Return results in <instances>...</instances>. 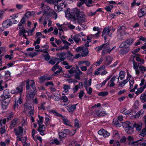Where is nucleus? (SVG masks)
Instances as JSON below:
<instances>
[{
  "label": "nucleus",
  "instance_id": "7ed1b4c3",
  "mask_svg": "<svg viewBox=\"0 0 146 146\" xmlns=\"http://www.w3.org/2000/svg\"><path fill=\"white\" fill-rule=\"evenodd\" d=\"M65 0H54L55 2L57 3V5H55L54 8H57V10L61 11L62 9L65 7L66 4H64Z\"/></svg>",
  "mask_w": 146,
  "mask_h": 146
},
{
  "label": "nucleus",
  "instance_id": "f257e3e1",
  "mask_svg": "<svg viewBox=\"0 0 146 146\" xmlns=\"http://www.w3.org/2000/svg\"><path fill=\"white\" fill-rule=\"evenodd\" d=\"M142 125V123L141 122L137 123L134 121H132L131 122L126 121L123 127L127 133L131 134L133 132V129L134 127H135L136 128L137 131H139L141 129Z\"/></svg>",
  "mask_w": 146,
  "mask_h": 146
},
{
  "label": "nucleus",
  "instance_id": "a211bd4d",
  "mask_svg": "<svg viewBox=\"0 0 146 146\" xmlns=\"http://www.w3.org/2000/svg\"><path fill=\"white\" fill-rule=\"evenodd\" d=\"M124 47V48L120 49L119 51V52L120 54H126L129 51V48L128 47Z\"/></svg>",
  "mask_w": 146,
  "mask_h": 146
},
{
  "label": "nucleus",
  "instance_id": "6e6d98bb",
  "mask_svg": "<svg viewBox=\"0 0 146 146\" xmlns=\"http://www.w3.org/2000/svg\"><path fill=\"white\" fill-rule=\"evenodd\" d=\"M61 99V100H63L64 102L65 103L66 102L68 101V99L66 96H63L62 97Z\"/></svg>",
  "mask_w": 146,
  "mask_h": 146
},
{
  "label": "nucleus",
  "instance_id": "8fccbe9b",
  "mask_svg": "<svg viewBox=\"0 0 146 146\" xmlns=\"http://www.w3.org/2000/svg\"><path fill=\"white\" fill-rule=\"evenodd\" d=\"M80 2L78 3V7H80L82 5L86 2V0H80Z\"/></svg>",
  "mask_w": 146,
  "mask_h": 146
},
{
  "label": "nucleus",
  "instance_id": "f704fd0d",
  "mask_svg": "<svg viewBox=\"0 0 146 146\" xmlns=\"http://www.w3.org/2000/svg\"><path fill=\"white\" fill-rule=\"evenodd\" d=\"M58 135L59 138L60 139L65 138L67 136L66 134L62 131L58 133Z\"/></svg>",
  "mask_w": 146,
  "mask_h": 146
},
{
  "label": "nucleus",
  "instance_id": "680f3d73",
  "mask_svg": "<svg viewBox=\"0 0 146 146\" xmlns=\"http://www.w3.org/2000/svg\"><path fill=\"white\" fill-rule=\"evenodd\" d=\"M139 68L141 71L145 72L146 71V68L143 66H139Z\"/></svg>",
  "mask_w": 146,
  "mask_h": 146
},
{
  "label": "nucleus",
  "instance_id": "2eb2a0df",
  "mask_svg": "<svg viewBox=\"0 0 146 146\" xmlns=\"http://www.w3.org/2000/svg\"><path fill=\"white\" fill-rule=\"evenodd\" d=\"M105 60H104L105 64L106 65H110L111 62L113 58H112L109 56H108L105 57Z\"/></svg>",
  "mask_w": 146,
  "mask_h": 146
},
{
  "label": "nucleus",
  "instance_id": "13d9d810",
  "mask_svg": "<svg viewBox=\"0 0 146 146\" xmlns=\"http://www.w3.org/2000/svg\"><path fill=\"white\" fill-rule=\"evenodd\" d=\"M105 45V44H103L101 46H98L97 47H96L95 48V49H97V50L98 51H99L101 50H102L103 48H104V46Z\"/></svg>",
  "mask_w": 146,
  "mask_h": 146
},
{
  "label": "nucleus",
  "instance_id": "338daca9",
  "mask_svg": "<svg viewBox=\"0 0 146 146\" xmlns=\"http://www.w3.org/2000/svg\"><path fill=\"white\" fill-rule=\"evenodd\" d=\"M41 8L44 9V11L46 10V4L45 3H42L41 4Z\"/></svg>",
  "mask_w": 146,
  "mask_h": 146
},
{
  "label": "nucleus",
  "instance_id": "9b49d317",
  "mask_svg": "<svg viewBox=\"0 0 146 146\" xmlns=\"http://www.w3.org/2000/svg\"><path fill=\"white\" fill-rule=\"evenodd\" d=\"M10 101L9 99L7 100H2V108L3 110H5L7 108V106L9 104Z\"/></svg>",
  "mask_w": 146,
  "mask_h": 146
},
{
  "label": "nucleus",
  "instance_id": "c03bdc74",
  "mask_svg": "<svg viewBox=\"0 0 146 146\" xmlns=\"http://www.w3.org/2000/svg\"><path fill=\"white\" fill-rule=\"evenodd\" d=\"M63 121L64 124L70 126V122L66 119H63Z\"/></svg>",
  "mask_w": 146,
  "mask_h": 146
},
{
  "label": "nucleus",
  "instance_id": "f3484780",
  "mask_svg": "<svg viewBox=\"0 0 146 146\" xmlns=\"http://www.w3.org/2000/svg\"><path fill=\"white\" fill-rule=\"evenodd\" d=\"M125 27L124 26H119L118 27L117 33L125 34Z\"/></svg>",
  "mask_w": 146,
  "mask_h": 146
},
{
  "label": "nucleus",
  "instance_id": "2f4dec72",
  "mask_svg": "<svg viewBox=\"0 0 146 146\" xmlns=\"http://www.w3.org/2000/svg\"><path fill=\"white\" fill-rule=\"evenodd\" d=\"M115 80V77L113 76L111 79V80L109 81V83H110V87H112L114 86L115 85L114 82Z\"/></svg>",
  "mask_w": 146,
  "mask_h": 146
},
{
  "label": "nucleus",
  "instance_id": "f8f14e48",
  "mask_svg": "<svg viewBox=\"0 0 146 146\" xmlns=\"http://www.w3.org/2000/svg\"><path fill=\"white\" fill-rule=\"evenodd\" d=\"M37 129L38 131L39 132L40 134L43 136L44 135V132L45 130V127L43 125H38Z\"/></svg>",
  "mask_w": 146,
  "mask_h": 146
},
{
  "label": "nucleus",
  "instance_id": "c756f323",
  "mask_svg": "<svg viewBox=\"0 0 146 146\" xmlns=\"http://www.w3.org/2000/svg\"><path fill=\"white\" fill-rule=\"evenodd\" d=\"M93 30L94 31H97L98 33H96L94 35H95V37H98L99 36V34L101 33V31H100V29L98 27H94L93 28Z\"/></svg>",
  "mask_w": 146,
  "mask_h": 146
},
{
  "label": "nucleus",
  "instance_id": "5fc2aeb1",
  "mask_svg": "<svg viewBox=\"0 0 146 146\" xmlns=\"http://www.w3.org/2000/svg\"><path fill=\"white\" fill-rule=\"evenodd\" d=\"M92 3V0H86V3H85V4H86L87 6L89 7L91 6L90 5Z\"/></svg>",
  "mask_w": 146,
  "mask_h": 146
},
{
  "label": "nucleus",
  "instance_id": "69168bd1",
  "mask_svg": "<svg viewBox=\"0 0 146 146\" xmlns=\"http://www.w3.org/2000/svg\"><path fill=\"white\" fill-rule=\"evenodd\" d=\"M52 143L53 144H56V145H59L60 144L59 141H58L56 139H54L52 142Z\"/></svg>",
  "mask_w": 146,
  "mask_h": 146
},
{
  "label": "nucleus",
  "instance_id": "864d4df0",
  "mask_svg": "<svg viewBox=\"0 0 146 146\" xmlns=\"http://www.w3.org/2000/svg\"><path fill=\"white\" fill-rule=\"evenodd\" d=\"M43 56L45 60L46 61L50 59V56L49 54H43Z\"/></svg>",
  "mask_w": 146,
  "mask_h": 146
},
{
  "label": "nucleus",
  "instance_id": "39448f33",
  "mask_svg": "<svg viewBox=\"0 0 146 146\" xmlns=\"http://www.w3.org/2000/svg\"><path fill=\"white\" fill-rule=\"evenodd\" d=\"M110 32V30L109 29L108 27H106L104 29L102 33V36L104 37L105 41H106L108 35L110 37L111 36L112 33Z\"/></svg>",
  "mask_w": 146,
  "mask_h": 146
},
{
  "label": "nucleus",
  "instance_id": "473e14b6",
  "mask_svg": "<svg viewBox=\"0 0 146 146\" xmlns=\"http://www.w3.org/2000/svg\"><path fill=\"white\" fill-rule=\"evenodd\" d=\"M145 88L143 87H141L140 88L137 89V91L135 92V94L137 95L142 93L143 92Z\"/></svg>",
  "mask_w": 146,
  "mask_h": 146
},
{
  "label": "nucleus",
  "instance_id": "393cba45",
  "mask_svg": "<svg viewBox=\"0 0 146 146\" xmlns=\"http://www.w3.org/2000/svg\"><path fill=\"white\" fill-rule=\"evenodd\" d=\"M85 84L84 85V86L85 87V88L87 91V93L88 94L90 95L92 93V88L91 87H89V88H88V85L87 84V82H84Z\"/></svg>",
  "mask_w": 146,
  "mask_h": 146
},
{
  "label": "nucleus",
  "instance_id": "4c0bfd02",
  "mask_svg": "<svg viewBox=\"0 0 146 146\" xmlns=\"http://www.w3.org/2000/svg\"><path fill=\"white\" fill-rule=\"evenodd\" d=\"M38 117L39 118V120L37 121V124L38 125H42L43 122V117L38 115Z\"/></svg>",
  "mask_w": 146,
  "mask_h": 146
},
{
  "label": "nucleus",
  "instance_id": "a19ab883",
  "mask_svg": "<svg viewBox=\"0 0 146 146\" xmlns=\"http://www.w3.org/2000/svg\"><path fill=\"white\" fill-rule=\"evenodd\" d=\"M45 123L46 126H47L50 124V121L51 120L47 117H46L45 119Z\"/></svg>",
  "mask_w": 146,
  "mask_h": 146
},
{
  "label": "nucleus",
  "instance_id": "58836bf2",
  "mask_svg": "<svg viewBox=\"0 0 146 146\" xmlns=\"http://www.w3.org/2000/svg\"><path fill=\"white\" fill-rule=\"evenodd\" d=\"M128 78L126 79L123 81L122 82H119V86H123L128 82Z\"/></svg>",
  "mask_w": 146,
  "mask_h": 146
},
{
  "label": "nucleus",
  "instance_id": "c9c22d12",
  "mask_svg": "<svg viewBox=\"0 0 146 146\" xmlns=\"http://www.w3.org/2000/svg\"><path fill=\"white\" fill-rule=\"evenodd\" d=\"M59 60V59L57 58H54L53 59L50 60L49 62V63L52 65L54 64L56 61Z\"/></svg>",
  "mask_w": 146,
  "mask_h": 146
},
{
  "label": "nucleus",
  "instance_id": "e433bc0d",
  "mask_svg": "<svg viewBox=\"0 0 146 146\" xmlns=\"http://www.w3.org/2000/svg\"><path fill=\"white\" fill-rule=\"evenodd\" d=\"M108 94V92H99L98 95L99 96L102 97L105 96H107Z\"/></svg>",
  "mask_w": 146,
  "mask_h": 146
},
{
  "label": "nucleus",
  "instance_id": "0e129e2a",
  "mask_svg": "<svg viewBox=\"0 0 146 146\" xmlns=\"http://www.w3.org/2000/svg\"><path fill=\"white\" fill-rule=\"evenodd\" d=\"M103 60V58H101L96 63V66H99L102 62Z\"/></svg>",
  "mask_w": 146,
  "mask_h": 146
},
{
  "label": "nucleus",
  "instance_id": "bb28decb",
  "mask_svg": "<svg viewBox=\"0 0 146 146\" xmlns=\"http://www.w3.org/2000/svg\"><path fill=\"white\" fill-rule=\"evenodd\" d=\"M24 108L25 111L30 110L32 109V106L30 103H26L24 104Z\"/></svg>",
  "mask_w": 146,
  "mask_h": 146
},
{
  "label": "nucleus",
  "instance_id": "79ce46f5",
  "mask_svg": "<svg viewBox=\"0 0 146 146\" xmlns=\"http://www.w3.org/2000/svg\"><path fill=\"white\" fill-rule=\"evenodd\" d=\"M18 139L17 140L21 141L23 142H25L27 140V137H25L24 138L22 137H20V136H18Z\"/></svg>",
  "mask_w": 146,
  "mask_h": 146
},
{
  "label": "nucleus",
  "instance_id": "6ab92c4d",
  "mask_svg": "<svg viewBox=\"0 0 146 146\" xmlns=\"http://www.w3.org/2000/svg\"><path fill=\"white\" fill-rule=\"evenodd\" d=\"M70 88V86L69 85L64 84V85L63 89L64 91L62 94L63 95L68 94V90Z\"/></svg>",
  "mask_w": 146,
  "mask_h": 146
},
{
  "label": "nucleus",
  "instance_id": "052dcab7",
  "mask_svg": "<svg viewBox=\"0 0 146 146\" xmlns=\"http://www.w3.org/2000/svg\"><path fill=\"white\" fill-rule=\"evenodd\" d=\"M56 25L58 27V30L61 31H63L62 29V25H60V24H59L58 23H56Z\"/></svg>",
  "mask_w": 146,
  "mask_h": 146
},
{
  "label": "nucleus",
  "instance_id": "0eeeda50",
  "mask_svg": "<svg viewBox=\"0 0 146 146\" xmlns=\"http://www.w3.org/2000/svg\"><path fill=\"white\" fill-rule=\"evenodd\" d=\"M85 16L83 12L80 14V15L76 20H77L78 23L80 24V23L82 22H86L87 21V19L85 17Z\"/></svg>",
  "mask_w": 146,
  "mask_h": 146
},
{
  "label": "nucleus",
  "instance_id": "c85d7f7f",
  "mask_svg": "<svg viewBox=\"0 0 146 146\" xmlns=\"http://www.w3.org/2000/svg\"><path fill=\"white\" fill-rule=\"evenodd\" d=\"M96 114L99 117L107 114L105 111H100L99 110L97 111Z\"/></svg>",
  "mask_w": 146,
  "mask_h": 146
},
{
  "label": "nucleus",
  "instance_id": "e2e57ef3",
  "mask_svg": "<svg viewBox=\"0 0 146 146\" xmlns=\"http://www.w3.org/2000/svg\"><path fill=\"white\" fill-rule=\"evenodd\" d=\"M126 137L125 136H123L121 138L119 142H120V143H124L126 142Z\"/></svg>",
  "mask_w": 146,
  "mask_h": 146
},
{
  "label": "nucleus",
  "instance_id": "f03ea898",
  "mask_svg": "<svg viewBox=\"0 0 146 146\" xmlns=\"http://www.w3.org/2000/svg\"><path fill=\"white\" fill-rule=\"evenodd\" d=\"M82 12L77 8L73 9L70 13V17L74 20H76Z\"/></svg>",
  "mask_w": 146,
  "mask_h": 146
},
{
  "label": "nucleus",
  "instance_id": "7c9ffc66",
  "mask_svg": "<svg viewBox=\"0 0 146 146\" xmlns=\"http://www.w3.org/2000/svg\"><path fill=\"white\" fill-rule=\"evenodd\" d=\"M18 122V120L17 118L14 119L10 124V127L13 128Z\"/></svg>",
  "mask_w": 146,
  "mask_h": 146
},
{
  "label": "nucleus",
  "instance_id": "aec40b11",
  "mask_svg": "<svg viewBox=\"0 0 146 146\" xmlns=\"http://www.w3.org/2000/svg\"><path fill=\"white\" fill-rule=\"evenodd\" d=\"M81 36L80 35H77L74 36L72 35L71 38L76 43H78L80 41H81V40L80 38V37Z\"/></svg>",
  "mask_w": 146,
  "mask_h": 146
},
{
  "label": "nucleus",
  "instance_id": "bf43d9fd",
  "mask_svg": "<svg viewBox=\"0 0 146 146\" xmlns=\"http://www.w3.org/2000/svg\"><path fill=\"white\" fill-rule=\"evenodd\" d=\"M29 83L30 80L28 79L26 81V89L27 90H28L30 88Z\"/></svg>",
  "mask_w": 146,
  "mask_h": 146
},
{
  "label": "nucleus",
  "instance_id": "de8ad7c7",
  "mask_svg": "<svg viewBox=\"0 0 146 146\" xmlns=\"http://www.w3.org/2000/svg\"><path fill=\"white\" fill-rule=\"evenodd\" d=\"M113 8V6L112 5H110L107 6L105 8V9L108 12L111 11V9Z\"/></svg>",
  "mask_w": 146,
  "mask_h": 146
},
{
  "label": "nucleus",
  "instance_id": "4d7b16f0",
  "mask_svg": "<svg viewBox=\"0 0 146 146\" xmlns=\"http://www.w3.org/2000/svg\"><path fill=\"white\" fill-rule=\"evenodd\" d=\"M136 60L140 62L143 64L144 63V60L142 58H140L138 56L136 57Z\"/></svg>",
  "mask_w": 146,
  "mask_h": 146
},
{
  "label": "nucleus",
  "instance_id": "4be33fe9",
  "mask_svg": "<svg viewBox=\"0 0 146 146\" xmlns=\"http://www.w3.org/2000/svg\"><path fill=\"white\" fill-rule=\"evenodd\" d=\"M113 123L117 127H120L121 125H122V122H120L116 118H114L113 121Z\"/></svg>",
  "mask_w": 146,
  "mask_h": 146
},
{
  "label": "nucleus",
  "instance_id": "09e8293b",
  "mask_svg": "<svg viewBox=\"0 0 146 146\" xmlns=\"http://www.w3.org/2000/svg\"><path fill=\"white\" fill-rule=\"evenodd\" d=\"M117 37L120 40H122L123 39V35H124V34L123 33H117Z\"/></svg>",
  "mask_w": 146,
  "mask_h": 146
},
{
  "label": "nucleus",
  "instance_id": "dca6fc26",
  "mask_svg": "<svg viewBox=\"0 0 146 146\" xmlns=\"http://www.w3.org/2000/svg\"><path fill=\"white\" fill-rule=\"evenodd\" d=\"M145 112V110H144L141 109L135 115L133 116L135 119L140 118L142 116V115Z\"/></svg>",
  "mask_w": 146,
  "mask_h": 146
},
{
  "label": "nucleus",
  "instance_id": "a18cd8bd",
  "mask_svg": "<svg viewBox=\"0 0 146 146\" xmlns=\"http://www.w3.org/2000/svg\"><path fill=\"white\" fill-rule=\"evenodd\" d=\"M134 57H135L134 56H133V58L132 59V61H133V68L134 69H138V66L137 65V64L134 60Z\"/></svg>",
  "mask_w": 146,
  "mask_h": 146
},
{
  "label": "nucleus",
  "instance_id": "6e6552de",
  "mask_svg": "<svg viewBox=\"0 0 146 146\" xmlns=\"http://www.w3.org/2000/svg\"><path fill=\"white\" fill-rule=\"evenodd\" d=\"M3 96L1 97L2 100H7V99H9L11 96L9 94V90L6 89L4 90L3 92Z\"/></svg>",
  "mask_w": 146,
  "mask_h": 146
},
{
  "label": "nucleus",
  "instance_id": "b1692460",
  "mask_svg": "<svg viewBox=\"0 0 146 146\" xmlns=\"http://www.w3.org/2000/svg\"><path fill=\"white\" fill-rule=\"evenodd\" d=\"M62 41L64 44V46H63L64 50H68L69 48V46L71 45L70 43L65 40H62Z\"/></svg>",
  "mask_w": 146,
  "mask_h": 146
},
{
  "label": "nucleus",
  "instance_id": "423d86ee",
  "mask_svg": "<svg viewBox=\"0 0 146 146\" xmlns=\"http://www.w3.org/2000/svg\"><path fill=\"white\" fill-rule=\"evenodd\" d=\"M144 139L142 138L139 140L133 141L132 142H130L128 144L129 146H140L141 144L143 142L142 141Z\"/></svg>",
  "mask_w": 146,
  "mask_h": 146
},
{
  "label": "nucleus",
  "instance_id": "5701e85b",
  "mask_svg": "<svg viewBox=\"0 0 146 146\" xmlns=\"http://www.w3.org/2000/svg\"><path fill=\"white\" fill-rule=\"evenodd\" d=\"M83 53H82V57L86 56L89 53V51L88 49L87 48H84L83 46V48L82 50Z\"/></svg>",
  "mask_w": 146,
  "mask_h": 146
},
{
  "label": "nucleus",
  "instance_id": "3c124183",
  "mask_svg": "<svg viewBox=\"0 0 146 146\" xmlns=\"http://www.w3.org/2000/svg\"><path fill=\"white\" fill-rule=\"evenodd\" d=\"M16 88L18 93L21 94L22 93L23 91V88L20 87L19 86L17 87Z\"/></svg>",
  "mask_w": 146,
  "mask_h": 146
},
{
  "label": "nucleus",
  "instance_id": "9d476101",
  "mask_svg": "<svg viewBox=\"0 0 146 146\" xmlns=\"http://www.w3.org/2000/svg\"><path fill=\"white\" fill-rule=\"evenodd\" d=\"M146 14V7L141 9L137 14L139 18L144 16Z\"/></svg>",
  "mask_w": 146,
  "mask_h": 146
},
{
  "label": "nucleus",
  "instance_id": "4468645a",
  "mask_svg": "<svg viewBox=\"0 0 146 146\" xmlns=\"http://www.w3.org/2000/svg\"><path fill=\"white\" fill-rule=\"evenodd\" d=\"M13 24V23L10 20H6L4 21L2 23V26L5 28H7Z\"/></svg>",
  "mask_w": 146,
  "mask_h": 146
},
{
  "label": "nucleus",
  "instance_id": "774afa93",
  "mask_svg": "<svg viewBox=\"0 0 146 146\" xmlns=\"http://www.w3.org/2000/svg\"><path fill=\"white\" fill-rule=\"evenodd\" d=\"M83 46H79L77 47L75 49V51L76 52H79L81 50H82Z\"/></svg>",
  "mask_w": 146,
  "mask_h": 146
},
{
  "label": "nucleus",
  "instance_id": "20e7f679",
  "mask_svg": "<svg viewBox=\"0 0 146 146\" xmlns=\"http://www.w3.org/2000/svg\"><path fill=\"white\" fill-rule=\"evenodd\" d=\"M133 42V38H129L126 40L125 42H122L119 46V47L122 48L127 46H129L132 44Z\"/></svg>",
  "mask_w": 146,
  "mask_h": 146
},
{
  "label": "nucleus",
  "instance_id": "412c9836",
  "mask_svg": "<svg viewBox=\"0 0 146 146\" xmlns=\"http://www.w3.org/2000/svg\"><path fill=\"white\" fill-rule=\"evenodd\" d=\"M66 53L63 52L60 53H57V56L59 57L60 58L59 59V60H60L61 61H64L65 59L64 56H66Z\"/></svg>",
  "mask_w": 146,
  "mask_h": 146
},
{
  "label": "nucleus",
  "instance_id": "1a4fd4ad",
  "mask_svg": "<svg viewBox=\"0 0 146 146\" xmlns=\"http://www.w3.org/2000/svg\"><path fill=\"white\" fill-rule=\"evenodd\" d=\"M98 133L100 135H102L105 137H108L110 135V133L105 131L104 129H101L98 131Z\"/></svg>",
  "mask_w": 146,
  "mask_h": 146
},
{
  "label": "nucleus",
  "instance_id": "ddd939ff",
  "mask_svg": "<svg viewBox=\"0 0 146 146\" xmlns=\"http://www.w3.org/2000/svg\"><path fill=\"white\" fill-rule=\"evenodd\" d=\"M77 105V104H74L72 105H69L66 107L67 109L69 112H72L76 109V106Z\"/></svg>",
  "mask_w": 146,
  "mask_h": 146
},
{
  "label": "nucleus",
  "instance_id": "72a5a7b5",
  "mask_svg": "<svg viewBox=\"0 0 146 146\" xmlns=\"http://www.w3.org/2000/svg\"><path fill=\"white\" fill-rule=\"evenodd\" d=\"M31 81H33L32 83H31L30 90L32 91H36V88L35 86V82L32 80Z\"/></svg>",
  "mask_w": 146,
  "mask_h": 146
},
{
  "label": "nucleus",
  "instance_id": "a878e982",
  "mask_svg": "<svg viewBox=\"0 0 146 146\" xmlns=\"http://www.w3.org/2000/svg\"><path fill=\"white\" fill-rule=\"evenodd\" d=\"M105 44L104 46V50L109 53V52L110 50V45L109 43L108 42L107 43L104 44Z\"/></svg>",
  "mask_w": 146,
  "mask_h": 146
},
{
  "label": "nucleus",
  "instance_id": "cd10ccee",
  "mask_svg": "<svg viewBox=\"0 0 146 146\" xmlns=\"http://www.w3.org/2000/svg\"><path fill=\"white\" fill-rule=\"evenodd\" d=\"M140 99L142 102L144 103L146 102V94L143 93L141 94Z\"/></svg>",
  "mask_w": 146,
  "mask_h": 146
},
{
  "label": "nucleus",
  "instance_id": "49530a36",
  "mask_svg": "<svg viewBox=\"0 0 146 146\" xmlns=\"http://www.w3.org/2000/svg\"><path fill=\"white\" fill-rule=\"evenodd\" d=\"M74 126L77 128L80 127L78 123V121L77 119H75L74 120Z\"/></svg>",
  "mask_w": 146,
  "mask_h": 146
},
{
  "label": "nucleus",
  "instance_id": "ea45409f",
  "mask_svg": "<svg viewBox=\"0 0 146 146\" xmlns=\"http://www.w3.org/2000/svg\"><path fill=\"white\" fill-rule=\"evenodd\" d=\"M145 135H146V126H145V127L143 129L141 133L139 134V136L144 137Z\"/></svg>",
  "mask_w": 146,
  "mask_h": 146
},
{
  "label": "nucleus",
  "instance_id": "603ef678",
  "mask_svg": "<svg viewBox=\"0 0 146 146\" xmlns=\"http://www.w3.org/2000/svg\"><path fill=\"white\" fill-rule=\"evenodd\" d=\"M20 33H19V36H21L23 34H24L28 32V31L26 30L25 28L21 29L19 30Z\"/></svg>",
  "mask_w": 146,
  "mask_h": 146
},
{
  "label": "nucleus",
  "instance_id": "37998d69",
  "mask_svg": "<svg viewBox=\"0 0 146 146\" xmlns=\"http://www.w3.org/2000/svg\"><path fill=\"white\" fill-rule=\"evenodd\" d=\"M69 73L71 74H73L74 73H75L76 72V68H72L68 70Z\"/></svg>",
  "mask_w": 146,
  "mask_h": 146
}]
</instances>
